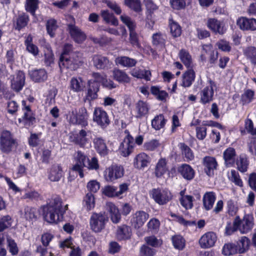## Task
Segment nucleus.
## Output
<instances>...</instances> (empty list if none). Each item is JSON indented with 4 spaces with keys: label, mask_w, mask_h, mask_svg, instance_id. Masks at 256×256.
<instances>
[{
    "label": "nucleus",
    "mask_w": 256,
    "mask_h": 256,
    "mask_svg": "<svg viewBox=\"0 0 256 256\" xmlns=\"http://www.w3.org/2000/svg\"><path fill=\"white\" fill-rule=\"evenodd\" d=\"M150 196L160 205L167 204L172 198L170 192L166 189L154 188L150 192Z\"/></svg>",
    "instance_id": "3"
},
{
    "label": "nucleus",
    "mask_w": 256,
    "mask_h": 256,
    "mask_svg": "<svg viewBox=\"0 0 256 256\" xmlns=\"http://www.w3.org/2000/svg\"><path fill=\"white\" fill-rule=\"evenodd\" d=\"M166 120L164 116L160 114L156 116L152 120V126L156 130H160L163 128L166 123Z\"/></svg>",
    "instance_id": "48"
},
{
    "label": "nucleus",
    "mask_w": 256,
    "mask_h": 256,
    "mask_svg": "<svg viewBox=\"0 0 256 256\" xmlns=\"http://www.w3.org/2000/svg\"><path fill=\"white\" fill-rule=\"evenodd\" d=\"M25 76L22 72L20 71L13 76L12 80V88L16 92L21 90L24 84Z\"/></svg>",
    "instance_id": "22"
},
{
    "label": "nucleus",
    "mask_w": 256,
    "mask_h": 256,
    "mask_svg": "<svg viewBox=\"0 0 256 256\" xmlns=\"http://www.w3.org/2000/svg\"><path fill=\"white\" fill-rule=\"evenodd\" d=\"M124 174V169L122 166L112 165L106 168L104 172V176L107 182H112L122 177Z\"/></svg>",
    "instance_id": "9"
},
{
    "label": "nucleus",
    "mask_w": 256,
    "mask_h": 256,
    "mask_svg": "<svg viewBox=\"0 0 256 256\" xmlns=\"http://www.w3.org/2000/svg\"><path fill=\"white\" fill-rule=\"evenodd\" d=\"M216 240V234L214 232H209L201 236L198 243L202 248L207 249L214 246Z\"/></svg>",
    "instance_id": "16"
},
{
    "label": "nucleus",
    "mask_w": 256,
    "mask_h": 256,
    "mask_svg": "<svg viewBox=\"0 0 256 256\" xmlns=\"http://www.w3.org/2000/svg\"><path fill=\"white\" fill-rule=\"evenodd\" d=\"M134 144L133 138L130 134L127 135L120 144L119 154L124 157L128 156L133 152Z\"/></svg>",
    "instance_id": "13"
},
{
    "label": "nucleus",
    "mask_w": 256,
    "mask_h": 256,
    "mask_svg": "<svg viewBox=\"0 0 256 256\" xmlns=\"http://www.w3.org/2000/svg\"><path fill=\"white\" fill-rule=\"evenodd\" d=\"M106 216L102 213L93 214L90 219V226L91 229L96 232L102 231L105 227L106 223L108 222Z\"/></svg>",
    "instance_id": "5"
},
{
    "label": "nucleus",
    "mask_w": 256,
    "mask_h": 256,
    "mask_svg": "<svg viewBox=\"0 0 256 256\" xmlns=\"http://www.w3.org/2000/svg\"><path fill=\"white\" fill-rule=\"evenodd\" d=\"M146 226L149 231L156 232L158 230L160 226V220L156 218H151L148 222Z\"/></svg>",
    "instance_id": "58"
},
{
    "label": "nucleus",
    "mask_w": 256,
    "mask_h": 256,
    "mask_svg": "<svg viewBox=\"0 0 256 256\" xmlns=\"http://www.w3.org/2000/svg\"><path fill=\"white\" fill-rule=\"evenodd\" d=\"M92 119L94 122L102 128L106 127L110 123L107 112L100 107L94 108Z\"/></svg>",
    "instance_id": "10"
},
{
    "label": "nucleus",
    "mask_w": 256,
    "mask_h": 256,
    "mask_svg": "<svg viewBox=\"0 0 256 256\" xmlns=\"http://www.w3.org/2000/svg\"><path fill=\"white\" fill-rule=\"evenodd\" d=\"M95 202L94 195L92 193L88 192L83 198L82 204L87 210H90L94 208Z\"/></svg>",
    "instance_id": "43"
},
{
    "label": "nucleus",
    "mask_w": 256,
    "mask_h": 256,
    "mask_svg": "<svg viewBox=\"0 0 256 256\" xmlns=\"http://www.w3.org/2000/svg\"><path fill=\"white\" fill-rule=\"evenodd\" d=\"M149 107L148 104L143 101L139 100L136 104V116L141 118L148 114Z\"/></svg>",
    "instance_id": "35"
},
{
    "label": "nucleus",
    "mask_w": 256,
    "mask_h": 256,
    "mask_svg": "<svg viewBox=\"0 0 256 256\" xmlns=\"http://www.w3.org/2000/svg\"><path fill=\"white\" fill-rule=\"evenodd\" d=\"M216 87L214 82L210 80L207 86H204L200 92V102L202 104L210 103L213 100L214 96V88Z\"/></svg>",
    "instance_id": "11"
},
{
    "label": "nucleus",
    "mask_w": 256,
    "mask_h": 256,
    "mask_svg": "<svg viewBox=\"0 0 256 256\" xmlns=\"http://www.w3.org/2000/svg\"><path fill=\"white\" fill-rule=\"evenodd\" d=\"M115 62L117 65L124 67H132L136 64V60L128 56H119L116 58Z\"/></svg>",
    "instance_id": "42"
},
{
    "label": "nucleus",
    "mask_w": 256,
    "mask_h": 256,
    "mask_svg": "<svg viewBox=\"0 0 256 256\" xmlns=\"http://www.w3.org/2000/svg\"><path fill=\"white\" fill-rule=\"evenodd\" d=\"M130 74L134 77L138 78H144L146 80H150L151 72L148 70L134 68L130 72Z\"/></svg>",
    "instance_id": "49"
},
{
    "label": "nucleus",
    "mask_w": 256,
    "mask_h": 256,
    "mask_svg": "<svg viewBox=\"0 0 256 256\" xmlns=\"http://www.w3.org/2000/svg\"><path fill=\"white\" fill-rule=\"evenodd\" d=\"M237 24L240 28L244 30H256V20L242 17L237 20Z\"/></svg>",
    "instance_id": "20"
},
{
    "label": "nucleus",
    "mask_w": 256,
    "mask_h": 256,
    "mask_svg": "<svg viewBox=\"0 0 256 256\" xmlns=\"http://www.w3.org/2000/svg\"><path fill=\"white\" fill-rule=\"evenodd\" d=\"M106 210L110 214V219L114 223H118L120 220L121 214L118 208L112 202H109L106 204Z\"/></svg>",
    "instance_id": "30"
},
{
    "label": "nucleus",
    "mask_w": 256,
    "mask_h": 256,
    "mask_svg": "<svg viewBox=\"0 0 256 256\" xmlns=\"http://www.w3.org/2000/svg\"><path fill=\"white\" fill-rule=\"evenodd\" d=\"M236 156V150L232 148H228L224 152L223 157L227 166H230L234 164Z\"/></svg>",
    "instance_id": "34"
},
{
    "label": "nucleus",
    "mask_w": 256,
    "mask_h": 256,
    "mask_svg": "<svg viewBox=\"0 0 256 256\" xmlns=\"http://www.w3.org/2000/svg\"><path fill=\"white\" fill-rule=\"evenodd\" d=\"M131 228L126 225L119 226L116 231V236L120 240H126L130 238L132 236Z\"/></svg>",
    "instance_id": "36"
},
{
    "label": "nucleus",
    "mask_w": 256,
    "mask_h": 256,
    "mask_svg": "<svg viewBox=\"0 0 256 256\" xmlns=\"http://www.w3.org/2000/svg\"><path fill=\"white\" fill-rule=\"evenodd\" d=\"M100 15L104 20L107 24L116 26L118 24V20L114 14L110 13L108 10H102Z\"/></svg>",
    "instance_id": "47"
},
{
    "label": "nucleus",
    "mask_w": 256,
    "mask_h": 256,
    "mask_svg": "<svg viewBox=\"0 0 256 256\" xmlns=\"http://www.w3.org/2000/svg\"><path fill=\"white\" fill-rule=\"evenodd\" d=\"M126 4L130 9L136 12H140L142 10V6L140 0H126Z\"/></svg>",
    "instance_id": "61"
},
{
    "label": "nucleus",
    "mask_w": 256,
    "mask_h": 256,
    "mask_svg": "<svg viewBox=\"0 0 256 256\" xmlns=\"http://www.w3.org/2000/svg\"><path fill=\"white\" fill-rule=\"evenodd\" d=\"M250 244V241L248 238L241 237L236 244L238 253L242 254L246 252L248 249Z\"/></svg>",
    "instance_id": "45"
},
{
    "label": "nucleus",
    "mask_w": 256,
    "mask_h": 256,
    "mask_svg": "<svg viewBox=\"0 0 256 256\" xmlns=\"http://www.w3.org/2000/svg\"><path fill=\"white\" fill-rule=\"evenodd\" d=\"M61 199L58 197L52 198L50 203L43 206L42 214L46 221L49 223H57L63 218V215L68 208L66 204L62 206Z\"/></svg>",
    "instance_id": "1"
},
{
    "label": "nucleus",
    "mask_w": 256,
    "mask_h": 256,
    "mask_svg": "<svg viewBox=\"0 0 256 256\" xmlns=\"http://www.w3.org/2000/svg\"><path fill=\"white\" fill-rule=\"evenodd\" d=\"M121 20L124 24L129 28L130 30V42L133 46L138 48L140 45L138 42V35L134 32L136 24L128 16L122 14L120 17Z\"/></svg>",
    "instance_id": "8"
},
{
    "label": "nucleus",
    "mask_w": 256,
    "mask_h": 256,
    "mask_svg": "<svg viewBox=\"0 0 256 256\" xmlns=\"http://www.w3.org/2000/svg\"><path fill=\"white\" fill-rule=\"evenodd\" d=\"M166 36L161 32L154 34L152 36V42L156 46L162 45L164 44Z\"/></svg>",
    "instance_id": "64"
},
{
    "label": "nucleus",
    "mask_w": 256,
    "mask_h": 256,
    "mask_svg": "<svg viewBox=\"0 0 256 256\" xmlns=\"http://www.w3.org/2000/svg\"><path fill=\"white\" fill-rule=\"evenodd\" d=\"M149 214L142 210L136 211L134 213L131 219V222L136 228H141L148 220Z\"/></svg>",
    "instance_id": "18"
},
{
    "label": "nucleus",
    "mask_w": 256,
    "mask_h": 256,
    "mask_svg": "<svg viewBox=\"0 0 256 256\" xmlns=\"http://www.w3.org/2000/svg\"><path fill=\"white\" fill-rule=\"evenodd\" d=\"M93 64L94 66L98 69L104 68L110 66L108 59L102 56L95 55L92 58Z\"/></svg>",
    "instance_id": "37"
},
{
    "label": "nucleus",
    "mask_w": 256,
    "mask_h": 256,
    "mask_svg": "<svg viewBox=\"0 0 256 256\" xmlns=\"http://www.w3.org/2000/svg\"><path fill=\"white\" fill-rule=\"evenodd\" d=\"M94 146L96 150L101 156H106L108 154V149L104 140L100 138H96L94 140Z\"/></svg>",
    "instance_id": "38"
},
{
    "label": "nucleus",
    "mask_w": 256,
    "mask_h": 256,
    "mask_svg": "<svg viewBox=\"0 0 256 256\" xmlns=\"http://www.w3.org/2000/svg\"><path fill=\"white\" fill-rule=\"evenodd\" d=\"M168 171V160L164 158H160L158 160L155 166V176L157 178H161Z\"/></svg>",
    "instance_id": "25"
},
{
    "label": "nucleus",
    "mask_w": 256,
    "mask_h": 256,
    "mask_svg": "<svg viewBox=\"0 0 256 256\" xmlns=\"http://www.w3.org/2000/svg\"><path fill=\"white\" fill-rule=\"evenodd\" d=\"M254 92L250 90H247L241 96V101L243 104L250 103L254 99Z\"/></svg>",
    "instance_id": "62"
},
{
    "label": "nucleus",
    "mask_w": 256,
    "mask_h": 256,
    "mask_svg": "<svg viewBox=\"0 0 256 256\" xmlns=\"http://www.w3.org/2000/svg\"><path fill=\"white\" fill-rule=\"evenodd\" d=\"M88 88L86 94V98L89 100H93L97 98V93L99 90L100 86L98 84L94 82L92 80H89L88 82Z\"/></svg>",
    "instance_id": "32"
},
{
    "label": "nucleus",
    "mask_w": 256,
    "mask_h": 256,
    "mask_svg": "<svg viewBox=\"0 0 256 256\" xmlns=\"http://www.w3.org/2000/svg\"><path fill=\"white\" fill-rule=\"evenodd\" d=\"M89 116L86 108H82L77 112L76 110H72L69 116V121L71 124H78L82 126L88 125V120Z\"/></svg>",
    "instance_id": "4"
},
{
    "label": "nucleus",
    "mask_w": 256,
    "mask_h": 256,
    "mask_svg": "<svg viewBox=\"0 0 256 256\" xmlns=\"http://www.w3.org/2000/svg\"><path fill=\"white\" fill-rule=\"evenodd\" d=\"M178 57L187 68L192 66V58L188 51L184 49H182L178 53Z\"/></svg>",
    "instance_id": "41"
},
{
    "label": "nucleus",
    "mask_w": 256,
    "mask_h": 256,
    "mask_svg": "<svg viewBox=\"0 0 256 256\" xmlns=\"http://www.w3.org/2000/svg\"><path fill=\"white\" fill-rule=\"evenodd\" d=\"M216 200V194L212 192H206L202 198L203 206L204 208L210 210L213 207L214 204Z\"/></svg>",
    "instance_id": "31"
},
{
    "label": "nucleus",
    "mask_w": 256,
    "mask_h": 256,
    "mask_svg": "<svg viewBox=\"0 0 256 256\" xmlns=\"http://www.w3.org/2000/svg\"><path fill=\"white\" fill-rule=\"evenodd\" d=\"M91 133L90 131L81 130L74 135L72 140L76 144L82 148L90 146Z\"/></svg>",
    "instance_id": "14"
},
{
    "label": "nucleus",
    "mask_w": 256,
    "mask_h": 256,
    "mask_svg": "<svg viewBox=\"0 0 256 256\" xmlns=\"http://www.w3.org/2000/svg\"><path fill=\"white\" fill-rule=\"evenodd\" d=\"M174 247L178 250H182L185 246V240L180 236H176L172 238Z\"/></svg>",
    "instance_id": "60"
},
{
    "label": "nucleus",
    "mask_w": 256,
    "mask_h": 256,
    "mask_svg": "<svg viewBox=\"0 0 256 256\" xmlns=\"http://www.w3.org/2000/svg\"><path fill=\"white\" fill-rule=\"evenodd\" d=\"M238 170L242 172H244L247 171L249 164L248 158L244 155H240L236 162Z\"/></svg>",
    "instance_id": "50"
},
{
    "label": "nucleus",
    "mask_w": 256,
    "mask_h": 256,
    "mask_svg": "<svg viewBox=\"0 0 256 256\" xmlns=\"http://www.w3.org/2000/svg\"><path fill=\"white\" fill-rule=\"evenodd\" d=\"M150 92L160 100H166L168 96V92L164 90H160L158 86H152L150 88Z\"/></svg>",
    "instance_id": "53"
},
{
    "label": "nucleus",
    "mask_w": 256,
    "mask_h": 256,
    "mask_svg": "<svg viewBox=\"0 0 256 256\" xmlns=\"http://www.w3.org/2000/svg\"><path fill=\"white\" fill-rule=\"evenodd\" d=\"M238 253L236 244L228 243L224 244L222 250V254L226 256H230Z\"/></svg>",
    "instance_id": "54"
},
{
    "label": "nucleus",
    "mask_w": 256,
    "mask_h": 256,
    "mask_svg": "<svg viewBox=\"0 0 256 256\" xmlns=\"http://www.w3.org/2000/svg\"><path fill=\"white\" fill-rule=\"evenodd\" d=\"M79 58L76 54L71 53L70 55H61L59 62L60 68H66L70 70H75L78 64Z\"/></svg>",
    "instance_id": "7"
},
{
    "label": "nucleus",
    "mask_w": 256,
    "mask_h": 256,
    "mask_svg": "<svg viewBox=\"0 0 256 256\" xmlns=\"http://www.w3.org/2000/svg\"><path fill=\"white\" fill-rule=\"evenodd\" d=\"M16 142L12 133L4 130L0 133V150L6 154L10 153Z\"/></svg>",
    "instance_id": "2"
},
{
    "label": "nucleus",
    "mask_w": 256,
    "mask_h": 256,
    "mask_svg": "<svg viewBox=\"0 0 256 256\" xmlns=\"http://www.w3.org/2000/svg\"><path fill=\"white\" fill-rule=\"evenodd\" d=\"M184 191H182L180 192V204L186 209H191L193 206L194 198L192 196L184 195Z\"/></svg>",
    "instance_id": "44"
},
{
    "label": "nucleus",
    "mask_w": 256,
    "mask_h": 256,
    "mask_svg": "<svg viewBox=\"0 0 256 256\" xmlns=\"http://www.w3.org/2000/svg\"><path fill=\"white\" fill-rule=\"evenodd\" d=\"M76 246L74 241L70 237L62 240L59 242L60 248L64 250L69 248L72 249Z\"/></svg>",
    "instance_id": "55"
},
{
    "label": "nucleus",
    "mask_w": 256,
    "mask_h": 256,
    "mask_svg": "<svg viewBox=\"0 0 256 256\" xmlns=\"http://www.w3.org/2000/svg\"><path fill=\"white\" fill-rule=\"evenodd\" d=\"M28 20L29 18L28 16L25 14L20 15L16 20V29L20 30L21 28L26 26L27 25Z\"/></svg>",
    "instance_id": "63"
},
{
    "label": "nucleus",
    "mask_w": 256,
    "mask_h": 256,
    "mask_svg": "<svg viewBox=\"0 0 256 256\" xmlns=\"http://www.w3.org/2000/svg\"><path fill=\"white\" fill-rule=\"evenodd\" d=\"M210 52V63H214L217 60L218 58V53L216 52V54H214V52L212 50V46L211 44H206L202 46V54L201 57L202 60L206 58L204 56V53H208Z\"/></svg>",
    "instance_id": "51"
},
{
    "label": "nucleus",
    "mask_w": 256,
    "mask_h": 256,
    "mask_svg": "<svg viewBox=\"0 0 256 256\" xmlns=\"http://www.w3.org/2000/svg\"><path fill=\"white\" fill-rule=\"evenodd\" d=\"M254 218L250 215L245 216L242 220L239 217L234 219V225L238 227L241 233L244 234L249 232L254 226Z\"/></svg>",
    "instance_id": "12"
},
{
    "label": "nucleus",
    "mask_w": 256,
    "mask_h": 256,
    "mask_svg": "<svg viewBox=\"0 0 256 256\" xmlns=\"http://www.w3.org/2000/svg\"><path fill=\"white\" fill-rule=\"evenodd\" d=\"M180 148L182 154L184 156L186 159V161L188 162L194 159V154L192 150L188 146L184 144H180Z\"/></svg>",
    "instance_id": "57"
},
{
    "label": "nucleus",
    "mask_w": 256,
    "mask_h": 256,
    "mask_svg": "<svg viewBox=\"0 0 256 256\" xmlns=\"http://www.w3.org/2000/svg\"><path fill=\"white\" fill-rule=\"evenodd\" d=\"M93 79L92 82H95L100 86V84L107 88H112L116 87L114 82L110 80H107L105 75L100 74L98 72H94L92 74Z\"/></svg>",
    "instance_id": "23"
},
{
    "label": "nucleus",
    "mask_w": 256,
    "mask_h": 256,
    "mask_svg": "<svg viewBox=\"0 0 256 256\" xmlns=\"http://www.w3.org/2000/svg\"><path fill=\"white\" fill-rule=\"evenodd\" d=\"M30 78L35 82H43L48 79V73L44 69L34 70L30 71Z\"/></svg>",
    "instance_id": "24"
},
{
    "label": "nucleus",
    "mask_w": 256,
    "mask_h": 256,
    "mask_svg": "<svg viewBox=\"0 0 256 256\" xmlns=\"http://www.w3.org/2000/svg\"><path fill=\"white\" fill-rule=\"evenodd\" d=\"M87 164L86 168L89 170H98L100 168V164L98 158L96 157H92L91 158H88L86 160Z\"/></svg>",
    "instance_id": "56"
},
{
    "label": "nucleus",
    "mask_w": 256,
    "mask_h": 256,
    "mask_svg": "<svg viewBox=\"0 0 256 256\" xmlns=\"http://www.w3.org/2000/svg\"><path fill=\"white\" fill-rule=\"evenodd\" d=\"M208 27L215 33L224 34L226 30L224 24L215 18H209L207 22Z\"/></svg>",
    "instance_id": "19"
},
{
    "label": "nucleus",
    "mask_w": 256,
    "mask_h": 256,
    "mask_svg": "<svg viewBox=\"0 0 256 256\" xmlns=\"http://www.w3.org/2000/svg\"><path fill=\"white\" fill-rule=\"evenodd\" d=\"M12 222L11 217L8 215L0 218V232L10 227Z\"/></svg>",
    "instance_id": "59"
},
{
    "label": "nucleus",
    "mask_w": 256,
    "mask_h": 256,
    "mask_svg": "<svg viewBox=\"0 0 256 256\" xmlns=\"http://www.w3.org/2000/svg\"><path fill=\"white\" fill-rule=\"evenodd\" d=\"M196 78V74L192 69L186 70L182 76V83L180 85L184 88L190 87L192 86Z\"/></svg>",
    "instance_id": "28"
},
{
    "label": "nucleus",
    "mask_w": 256,
    "mask_h": 256,
    "mask_svg": "<svg viewBox=\"0 0 256 256\" xmlns=\"http://www.w3.org/2000/svg\"><path fill=\"white\" fill-rule=\"evenodd\" d=\"M228 177L230 180L234 182L236 185L242 187L243 183L240 176L236 170H232L228 172Z\"/></svg>",
    "instance_id": "52"
},
{
    "label": "nucleus",
    "mask_w": 256,
    "mask_h": 256,
    "mask_svg": "<svg viewBox=\"0 0 256 256\" xmlns=\"http://www.w3.org/2000/svg\"><path fill=\"white\" fill-rule=\"evenodd\" d=\"M178 172L182 177L187 180H191L194 176V171L193 168L188 164H182L178 168Z\"/></svg>",
    "instance_id": "33"
},
{
    "label": "nucleus",
    "mask_w": 256,
    "mask_h": 256,
    "mask_svg": "<svg viewBox=\"0 0 256 256\" xmlns=\"http://www.w3.org/2000/svg\"><path fill=\"white\" fill-rule=\"evenodd\" d=\"M88 157L84 152L78 151L74 155V162L72 170L78 172L81 178L84 177L83 169L86 168Z\"/></svg>",
    "instance_id": "6"
},
{
    "label": "nucleus",
    "mask_w": 256,
    "mask_h": 256,
    "mask_svg": "<svg viewBox=\"0 0 256 256\" xmlns=\"http://www.w3.org/2000/svg\"><path fill=\"white\" fill-rule=\"evenodd\" d=\"M113 78L120 83H128L130 81V78L123 70L119 69H114L112 72Z\"/></svg>",
    "instance_id": "39"
},
{
    "label": "nucleus",
    "mask_w": 256,
    "mask_h": 256,
    "mask_svg": "<svg viewBox=\"0 0 256 256\" xmlns=\"http://www.w3.org/2000/svg\"><path fill=\"white\" fill-rule=\"evenodd\" d=\"M62 176V168L59 164H54L48 172V178L52 182H58Z\"/></svg>",
    "instance_id": "29"
},
{
    "label": "nucleus",
    "mask_w": 256,
    "mask_h": 256,
    "mask_svg": "<svg viewBox=\"0 0 256 256\" xmlns=\"http://www.w3.org/2000/svg\"><path fill=\"white\" fill-rule=\"evenodd\" d=\"M24 44L26 46V50L32 54L34 56H36L38 54V48L32 42V36L29 34L28 35L25 40Z\"/></svg>",
    "instance_id": "46"
},
{
    "label": "nucleus",
    "mask_w": 256,
    "mask_h": 256,
    "mask_svg": "<svg viewBox=\"0 0 256 256\" xmlns=\"http://www.w3.org/2000/svg\"><path fill=\"white\" fill-rule=\"evenodd\" d=\"M151 162L150 156L144 152L136 155L133 160L134 166L138 170H143L147 167Z\"/></svg>",
    "instance_id": "17"
},
{
    "label": "nucleus",
    "mask_w": 256,
    "mask_h": 256,
    "mask_svg": "<svg viewBox=\"0 0 256 256\" xmlns=\"http://www.w3.org/2000/svg\"><path fill=\"white\" fill-rule=\"evenodd\" d=\"M85 86L84 80L80 77H72L70 81V89L74 92H82Z\"/></svg>",
    "instance_id": "27"
},
{
    "label": "nucleus",
    "mask_w": 256,
    "mask_h": 256,
    "mask_svg": "<svg viewBox=\"0 0 256 256\" xmlns=\"http://www.w3.org/2000/svg\"><path fill=\"white\" fill-rule=\"evenodd\" d=\"M22 105L23 106L24 115L22 118H18V124L20 126L28 127L32 124L35 118L30 107L26 106L25 101L23 100L22 102Z\"/></svg>",
    "instance_id": "15"
},
{
    "label": "nucleus",
    "mask_w": 256,
    "mask_h": 256,
    "mask_svg": "<svg viewBox=\"0 0 256 256\" xmlns=\"http://www.w3.org/2000/svg\"><path fill=\"white\" fill-rule=\"evenodd\" d=\"M68 30L72 38L77 43H82L86 38V34L75 25H68Z\"/></svg>",
    "instance_id": "21"
},
{
    "label": "nucleus",
    "mask_w": 256,
    "mask_h": 256,
    "mask_svg": "<svg viewBox=\"0 0 256 256\" xmlns=\"http://www.w3.org/2000/svg\"><path fill=\"white\" fill-rule=\"evenodd\" d=\"M240 130L242 135H244L248 132L253 136H256V128L254 127L252 120L250 118L245 120L244 128H241Z\"/></svg>",
    "instance_id": "40"
},
{
    "label": "nucleus",
    "mask_w": 256,
    "mask_h": 256,
    "mask_svg": "<svg viewBox=\"0 0 256 256\" xmlns=\"http://www.w3.org/2000/svg\"><path fill=\"white\" fill-rule=\"evenodd\" d=\"M205 172L208 176L213 174L214 170L218 167V162L216 158L212 156H206L203 159Z\"/></svg>",
    "instance_id": "26"
}]
</instances>
